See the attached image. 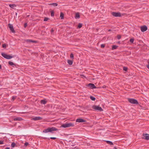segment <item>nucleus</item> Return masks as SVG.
I'll return each mask as SVG.
<instances>
[{
    "label": "nucleus",
    "instance_id": "obj_1",
    "mask_svg": "<svg viewBox=\"0 0 149 149\" xmlns=\"http://www.w3.org/2000/svg\"><path fill=\"white\" fill-rule=\"evenodd\" d=\"M58 130L54 127H49L47 129L44 130L43 131V132L47 133L49 132H50L52 133H53V132L54 131H57Z\"/></svg>",
    "mask_w": 149,
    "mask_h": 149
},
{
    "label": "nucleus",
    "instance_id": "obj_2",
    "mask_svg": "<svg viewBox=\"0 0 149 149\" xmlns=\"http://www.w3.org/2000/svg\"><path fill=\"white\" fill-rule=\"evenodd\" d=\"M74 124L72 123H66L61 125V127L64 128L68 127H74Z\"/></svg>",
    "mask_w": 149,
    "mask_h": 149
},
{
    "label": "nucleus",
    "instance_id": "obj_3",
    "mask_svg": "<svg viewBox=\"0 0 149 149\" xmlns=\"http://www.w3.org/2000/svg\"><path fill=\"white\" fill-rule=\"evenodd\" d=\"M92 108L95 110H97L100 111H103V109L102 108L99 106L94 105L93 106Z\"/></svg>",
    "mask_w": 149,
    "mask_h": 149
},
{
    "label": "nucleus",
    "instance_id": "obj_4",
    "mask_svg": "<svg viewBox=\"0 0 149 149\" xmlns=\"http://www.w3.org/2000/svg\"><path fill=\"white\" fill-rule=\"evenodd\" d=\"M1 54L3 57L7 59H10L14 56H12L4 53H2Z\"/></svg>",
    "mask_w": 149,
    "mask_h": 149
},
{
    "label": "nucleus",
    "instance_id": "obj_5",
    "mask_svg": "<svg viewBox=\"0 0 149 149\" xmlns=\"http://www.w3.org/2000/svg\"><path fill=\"white\" fill-rule=\"evenodd\" d=\"M128 101L130 103L133 104H138V102L137 101L133 98H130L128 99Z\"/></svg>",
    "mask_w": 149,
    "mask_h": 149
},
{
    "label": "nucleus",
    "instance_id": "obj_6",
    "mask_svg": "<svg viewBox=\"0 0 149 149\" xmlns=\"http://www.w3.org/2000/svg\"><path fill=\"white\" fill-rule=\"evenodd\" d=\"M112 15L115 17H120L122 16L121 13L119 12H113L112 13Z\"/></svg>",
    "mask_w": 149,
    "mask_h": 149
},
{
    "label": "nucleus",
    "instance_id": "obj_7",
    "mask_svg": "<svg viewBox=\"0 0 149 149\" xmlns=\"http://www.w3.org/2000/svg\"><path fill=\"white\" fill-rule=\"evenodd\" d=\"M8 26L11 32L13 33H15V32L14 30L13 26L12 25L10 24H8Z\"/></svg>",
    "mask_w": 149,
    "mask_h": 149
},
{
    "label": "nucleus",
    "instance_id": "obj_8",
    "mask_svg": "<svg viewBox=\"0 0 149 149\" xmlns=\"http://www.w3.org/2000/svg\"><path fill=\"white\" fill-rule=\"evenodd\" d=\"M147 29V27L146 26H142L141 27V31L144 32L146 31Z\"/></svg>",
    "mask_w": 149,
    "mask_h": 149
},
{
    "label": "nucleus",
    "instance_id": "obj_9",
    "mask_svg": "<svg viewBox=\"0 0 149 149\" xmlns=\"http://www.w3.org/2000/svg\"><path fill=\"white\" fill-rule=\"evenodd\" d=\"M142 138L147 140H149V134H144Z\"/></svg>",
    "mask_w": 149,
    "mask_h": 149
},
{
    "label": "nucleus",
    "instance_id": "obj_10",
    "mask_svg": "<svg viewBox=\"0 0 149 149\" xmlns=\"http://www.w3.org/2000/svg\"><path fill=\"white\" fill-rule=\"evenodd\" d=\"M88 86L90 87L91 88L93 89L95 88H96L94 84L92 83H90L88 85Z\"/></svg>",
    "mask_w": 149,
    "mask_h": 149
},
{
    "label": "nucleus",
    "instance_id": "obj_11",
    "mask_svg": "<svg viewBox=\"0 0 149 149\" xmlns=\"http://www.w3.org/2000/svg\"><path fill=\"white\" fill-rule=\"evenodd\" d=\"M42 118L40 117H36L31 119L32 120H41Z\"/></svg>",
    "mask_w": 149,
    "mask_h": 149
},
{
    "label": "nucleus",
    "instance_id": "obj_12",
    "mask_svg": "<svg viewBox=\"0 0 149 149\" xmlns=\"http://www.w3.org/2000/svg\"><path fill=\"white\" fill-rule=\"evenodd\" d=\"M85 121L83 119L81 118H78L76 120V122H85Z\"/></svg>",
    "mask_w": 149,
    "mask_h": 149
},
{
    "label": "nucleus",
    "instance_id": "obj_13",
    "mask_svg": "<svg viewBox=\"0 0 149 149\" xmlns=\"http://www.w3.org/2000/svg\"><path fill=\"white\" fill-rule=\"evenodd\" d=\"M25 42H33V43H36L37 41L35 40H32L28 39L26 40H25Z\"/></svg>",
    "mask_w": 149,
    "mask_h": 149
},
{
    "label": "nucleus",
    "instance_id": "obj_14",
    "mask_svg": "<svg viewBox=\"0 0 149 149\" xmlns=\"http://www.w3.org/2000/svg\"><path fill=\"white\" fill-rule=\"evenodd\" d=\"M40 102L42 104H45L47 103V101L45 100H41Z\"/></svg>",
    "mask_w": 149,
    "mask_h": 149
},
{
    "label": "nucleus",
    "instance_id": "obj_15",
    "mask_svg": "<svg viewBox=\"0 0 149 149\" xmlns=\"http://www.w3.org/2000/svg\"><path fill=\"white\" fill-rule=\"evenodd\" d=\"M22 120V119L21 118L19 117L15 118L14 119V120L15 121H20Z\"/></svg>",
    "mask_w": 149,
    "mask_h": 149
},
{
    "label": "nucleus",
    "instance_id": "obj_16",
    "mask_svg": "<svg viewBox=\"0 0 149 149\" xmlns=\"http://www.w3.org/2000/svg\"><path fill=\"white\" fill-rule=\"evenodd\" d=\"M80 17V15L79 13H77L76 14L75 18L76 19L79 18Z\"/></svg>",
    "mask_w": 149,
    "mask_h": 149
},
{
    "label": "nucleus",
    "instance_id": "obj_17",
    "mask_svg": "<svg viewBox=\"0 0 149 149\" xmlns=\"http://www.w3.org/2000/svg\"><path fill=\"white\" fill-rule=\"evenodd\" d=\"M118 46L116 45H113L112 46V50H114L115 49H117V48L118 47Z\"/></svg>",
    "mask_w": 149,
    "mask_h": 149
},
{
    "label": "nucleus",
    "instance_id": "obj_18",
    "mask_svg": "<svg viewBox=\"0 0 149 149\" xmlns=\"http://www.w3.org/2000/svg\"><path fill=\"white\" fill-rule=\"evenodd\" d=\"M9 6L11 8H13L14 7L16 6V5L15 4H10L9 5Z\"/></svg>",
    "mask_w": 149,
    "mask_h": 149
},
{
    "label": "nucleus",
    "instance_id": "obj_19",
    "mask_svg": "<svg viewBox=\"0 0 149 149\" xmlns=\"http://www.w3.org/2000/svg\"><path fill=\"white\" fill-rule=\"evenodd\" d=\"M68 63L70 65H72V64L73 61L70 60H68Z\"/></svg>",
    "mask_w": 149,
    "mask_h": 149
},
{
    "label": "nucleus",
    "instance_id": "obj_20",
    "mask_svg": "<svg viewBox=\"0 0 149 149\" xmlns=\"http://www.w3.org/2000/svg\"><path fill=\"white\" fill-rule=\"evenodd\" d=\"M64 16V15L63 13L62 12H61L60 13V17L61 19H62L63 18Z\"/></svg>",
    "mask_w": 149,
    "mask_h": 149
},
{
    "label": "nucleus",
    "instance_id": "obj_21",
    "mask_svg": "<svg viewBox=\"0 0 149 149\" xmlns=\"http://www.w3.org/2000/svg\"><path fill=\"white\" fill-rule=\"evenodd\" d=\"M43 139H47V138H46V137H44L43 138ZM47 139L49 140L50 139H56V138L54 137H51L50 138H47Z\"/></svg>",
    "mask_w": 149,
    "mask_h": 149
},
{
    "label": "nucleus",
    "instance_id": "obj_22",
    "mask_svg": "<svg viewBox=\"0 0 149 149\" xmlns=\"http://www.w3.org/2000/svg\"><path fill=\"white\" fill-rule=\"evenodd\" d=\"M106 142L107 143L109 144L110 145H112L113 144L112 142L111 141H106Z\"/></svg>",
    "mask_w": 149,
    "mask_h": 149
},
{
    "label": "nucleus",
    "instance_id": "obj_23",
    "mask_svg": "<svg viewBox=\"0 0 149 149\" xmlns=\"http://www.w3.org/2000/svg\"><path fill=\"white\" fill-rule=\"evenodd\" d=\"M50 5L53 6H58V4L56 3H50Z\"/></svg>",
    "mask_w": 149,
    "mask_h": 149
},
{
    "label": "nucleus",
    "instance_id": "obj_24",
    "mask_svg": "<svg viewBox=\"0 0 149 149\" xmlns=\"http://www.w3.org/2000/svg\"><path fill=\"white\" fill-rule=\"evenodd\" d=\"M16 145V144L14 142H13L11 145V147L12 148H14L15 147Z\"/></svg>",
    "mask_w": 149,
    "mask_h": 149
},
{
    "label": "nucleus",
    "instance_id": "obj_25",
    "mask_svg": "<svg viewBox=\"0 0 149 149\" xmlns=\"http://www.w3.org/2000/svg\"><path fill=\"white\" fill-rule=\"evenodd\" d=\"M90 98L91 100L93 101H94L95 100V98L92 96H91L90 97Z\"/></svg>",
    "mask_w": 149,
    "mask_h": 149
},
{
    "label": "nucleus",
    "instance_id": "obj_26",
    "mask_svg": "<svg viewBox=\"0 0 149 149\" xmlns=\"http://www.w3.org/2000/svg\"><path fill=\"white\" fill-rule=\"evenodd\" d=\"M8 64L11 65H14V63L11 61H9L8 62Z\"/></svg>",
    "mask_w": 149,
    "mask_h": 149
},
{
    "label": "nucleus",
    "instance_id": "obj_27",
    "mask_svg": "<svg viewBox=\"0 0 149 149\" xmlns=\"http://www.w3.org/2000/svg\"><path fill=\"white\" fill-rule=\"evenodd\" d=\"M82 26V24L81 23H79L78 25V27L79 28H80Z\"/></svg>",
    "mask_w": 149,
    "mask_h": 149
},
{
    "label": "nucleus",
    "instance_id": "obj_28",
    "mask_svg": "<svg viewBox=\"0 0 149 149\" xmlns=\"http://www.w3.org/2000/svg\"><path fill=\"white\" fill-rule=\"evenodd\" d=\"M70 57L71 58L73 59L74 58V55L72 53H71L70 56Z\"/></svg>",
    "mask_w": 149,
    "mask_h": 149
},
{
    "label": "nucleus",
    "instance_id": "obj_29",
    "mask_svg": "<svg viewBox=\"0 0 149 149\" xmlns=\"http://www.w3.org/2000/svg\"><path fill=\"white\" fill-rule=\"evenodd\" d=\"M134 39L133 38H131L130 39V42L131 43H133L134 42Z\"/></svg>",
    "mask_w": 149,
    "mask_h": 149
},
{
    "label": "nucleus",
    "instance_id": "obj_30",
    "mask_svg": "<svg viewBox=\"0 0 149 149\" xmlns=\"http://www.w3.org/2000/svg\"><path fill=\"white\" fill-rule=\"evenodd\" d=\"M54 11H51V16L52 17H53L54 16Z\"/></svg>",
    "mask_w": 149,
    "mask_h": 149
},
{
    "label": "nucleus",
    "instance_id": "obj_31",
    "mask_svg": "<svg viewBox=\"0 0 149 149\" xmlns=\"http://www.w3.org/2000/svg\"><path fill=\"white\" fill-rule=\"evenodd\" d=\"M123 69L124 70L126 71L127 70V68L126 67H124L123 68Z\"/></svg>",
    "mask_w": 149,
    "mask_h": 149
},
{
    "label": "nucleus",
    "instance_id": "obj_32",
    "mask_svg": "<svg viewBox=\"0 0 149 149\" xmlns=\"http://www.w3.org/2000/svg\"><path fill=\"white\" fill-rule=\"evenodd\" d=\"M49 19V18L47 17H45L44 19V21H47Z\"/></svg>",
    "mask_w": 149,
    "mask_h": 149
},
{
    "label": "nucleus",
    "instance_id": "obj_33",
    "mask_svg": "<svg viewBox=\"0 0 149 149\" xmlns=\"http://www.w3.org/2000/svg\"><path fill=\"white\" fill-rule=\"evenodd\" d=\"M121 36L120 35H118L117 38L119 40L121 38Z\"/></svg>",
    "mask_w": 149,
    "mask_h": 149
},
{
    "label": "nucleus",
    "instance_id": "obj_34",
    "mask_svg": "<svg viewBox=\"0 0 149 149\" xmlns=\"http://www.w3.org/2000/svg\"><path fill=\"white\" fill-rule=\"evenodd\" d=\"M105 47V45L104 44H102L101 45V47L102 48H104Z\"/></svg>",
    "mask_w": 149,
    "mask_h": 149
},
{
    "label": "nucleus",
    "instance_id": "obj_35",
    "mask_svg": "<svg viewBox=\"0 0 149 149\" xmlns=\"http://www.w3.org/2000/svg\"><path fill=\"white\" fill-rule=\"evenodd\" d=\"M2 47L4 48H6V45L5 44H3L2 45Z\"/></svg>",
    "mask_w": 149,
    "mask_h": 149
},
{
    "label": "nucleus",
    "instance_id": "obj_36",
    "mask_svg": "<svg viewBox=\"0 0 149 149\" xmlns=\"http://www.w3.org/2000/svg\"><path fill=\"white\" fill-rule=\"evenodd\" d=\"M3 144V141L2 140L0 141V144Z\"/></svg>",
    "mask_w": 149,
    "mask_h": 149
},
{
    "label": "nucleus",
    "instance_id": "obj_37",
    "mask_svg": "<svg viewBox=\"0 0 149 149\" xmlns=\"http://www.w3.org/2000/svg\"><path fill=\"white\" fill-rule=\"evenodd\" d=\"M29 144V143L28 142H26L24 143V145L26 146H27Z\"/></svg>",
    "mask_w": 149,
    "mask_h": 149
},
{
    "label": "nucleus",
    "instance_id": "obj_38",
    "mask_svg": "<svg viewBox=\"0 0 149 149\" xmlns=\"http://www.w3.org/2000/svg\"><path fill=\"white\" fill-rule=\"evenodd\" d=\"M15 98H16L15 97L13 96L12 98V100H14L15 99Z\"/></svg>",
    "mask_w": 149,
    "mask_h": 149
},
{
    "label": "nucleus",
    "instance_id": "obj_39",
    "mask_svg": "<svg viewBox=\"0 0 149 149\" xmlns=\"http://www.w3.org/2000/svg\"><path fill=\"white\" fill-rule=\"evenodd\" d=\"M146 67L149 70V65H147Z\"/></svg>",
    "mask_w": 149,
    "mask_h": 149
},
{
    "label": "nucleus",
    "instance_id": "obj_40",
    "mask_svg": "<svg viewBox=\"0 0 149 149\" xmlns=\"http://www.w3.org/2000/svg\"><path fill=\"white\" fill-rule=\"evenodd\" d=\"M27 26V24L26 23H25L24 24V27H26Z\"/></svg>",
    "mask_w": 149,
    "mask_h": 149
},
{
    "label": "nucleus",
    "instance_id": "obj_41",
    "mask_svg": "<svg viewBox=\"0 0 149 149\" xmlns=\"http://www.w3.org/2000/svg\"><path fill=\"white\" fill-rule=\"evenodd\" d=\"M51 33H52L54 31V30L53 29H51Z\"/></svg>",
    "mask_w": 149,
    "mask_h": 149
},
{
    "label": "nucleus",
    "instance_id": "obj_42",
    "mask_svg": "<svg viewBox=\"0 0 149 149\" xmlns=\"http://www.w3.org/2000/svg\"><path fill=\"white\" fill-rule=\"evenodd\" d=\"M6 149H10V148L9 147H7L6 148Z\"/></svg>",
    "mask_w": 149,
    "mask_h": 149
},
{
    "label": "nucleus",
    "instance_id": "obj_43",
    "mask_svg": "<svg viewBox=\"0 0 149 149\" xmlns=\"http://www.w3.org/2000/svg\"><path fill=\"white\" fill-rule=\"evenodd\" d=\"M1 68V65H0V69Z\"/></svg>",
    "mask_w": 149,
    "mask_h": 149
},
{
    "label": "nucleus",
    "instance_id": "obj_44",
    "mask_svg": "<svg viewBox=\"0 0 149 149\" xmlns=\"http://www.w3.org/2000/svg\"><path fill=\"white\" fill-rule=\"evenodd\" d=\"M148 65H149V62H148Z\"/></svg>",
    "mask_w": 149,
    "mask_h": 149
},
{
    "label": "nucleus",
    "instance_id": "obj_45",
    "mask_svg": "<svg viewBox=\"0 0 149 149\" xmlns=\"http://www.w3.org/2000/svg\"><path fill=\"white\" fill-rule=\"evenodd\" d=\"M111 31V30H109V31Z\"/></svg>",
    "mask_w": 149,
    "mask_h": 149
}]
</instances>
